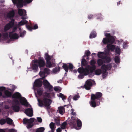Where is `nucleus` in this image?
I'll use <instances>...</instances> for the list:
<instances>
[{"label": "nucleus", "mask_w": 132, "mask_h": 132, "mask_svg": "<svg viewBox=\"0 0 132 132\" xmlns=\"http://www.w3.org/2000/svg\"><path fill=\"white\" fill-rule=\"evenodd\" d=\"M96 61L92 59L90 61V64L91 65H87L85 67H80L78 70V72L80 74L85 76L87 75L90 73L93 72L96 69L95 64Z\"/></svg>", "instance_id": "nucleus-1"}, {"label": "nucleus", "mask_w": 132, "mask_h": 132, "mask_svg": "<svg viewBox=\"0 0 132 132\" xmlns=\"http://www.w3.org/2000/svg\"><path fill=\"white\" fill-rule=\"evenodd\" d=\"M43 83L44 88L48 92H51L53 90V87L46 79H44L42 82L39 79H36L34 83L35 87H41Z\"/></svg>", "instance_id": "nucleus-2"}, {"label": "nucleus", "mask_w": 132, "mask_h": 132, "mask_svg": "<svg viewBox=\"0 0 132 132\" xmlns=\"http://www.w3.org/2000/svg\"><path fill=\"white\" fill-rule=\"evenodd\" d=\"M102 94L100 92H97L95 94H92L91 95V101L90 103L91 106L95 108L100 104V102L102 97Z\"/></svg>", "instance_id": "nucleus-3"}, {"label": "nucleus", "mask_w": 132, "mask_h": 132, "mask_svg": "<svg viewBox=\"0 0 132 132\" xmlns=\"http://www.w3.org/2000/svg\"><path fill=\"white\" fill-rule=\"evenodd\" d=\"M38 105L40 107H42L44 106L46 107L48 110L50 109L51 108L50 105L52 103V100L47 98L43 97L42 100L38 99Z\"/></svg>", "instance_id": "nucleus-4"}, {"label": "nucleus", "mask_w": 132, "mask_h": 132, "mask_svg": "<svg viewBox=\"0 0 132 132\" xmlns=\"http://www.w3.org/2000/svg\"><path fill=\"white\" fill-rule=\"evenodd\" d=\"M33 0H12L13 3L16 4L18 8L22 7L24 4L25 5L31 3Z\"/></svg>", "instance_id": "nucleus-5"}, {"label": "nucleus", "mask_w": 132, "mask_h": 132, "mask_svg": "<svg viewBox=\"0 0 132 132\" xmlns=\"http://www.w3.org/2000/svg\"><path fill=\"white\" fill-rule=\"evenodd\" d=\"M62 67L66 73L68 72L69 69L70 71H73L75 73H76L77 72V71L76 70H72L73 69L75 68V67H73V64L70 63L67 64L63 63Z\"/></svg>", "instance_id": "nucleus-6"}, {"label": "nucleus", "mask_w": 132, "mask_h": 132, "mask_svg": "<svg viewBox=\"0 0 132 132\" xmlns=\"http://www.w3.org/2000/svg\"><path fill=\"white\" fill-rule=\"evenodd\" d=\"M32 61H34L35 63H37L40 69L41 70H42L43 68H44L45 66V62L42 57H39L38 60H33Z\"/></svg>", "instance_id": "nucleus-7"}, {"label": "nucleus", "mask_w": 132, "mask_h": 132, "mask_svg": "<svg viewBox=\"0 0 132 132\" xmlns=\"http://www.w3.org/2000/svg\"><path fill=\"white\" fill-rule=\"evenodd\" d=\"M111 68V66L110 64L107 65L104 64L101 67V69L102 72L104 73H106V71L110 70Z\"/></svg>", "instance_id": "nucleus-8"}, {"label": "nucleus", "mask_w": 132, "mask_h": 132, "mask_svg": "<svg viewBox=\"0 0 132 132\" xmlns=\"http://www.w3.org/2000/svg\"><path fill=\"white\" fill-rule=\"evenodd\" d=\"M92 85L93 84L91 79H88L86 81L84 87L86 89L89 90L90 89Z\"/></svg>", "instance_id": "nucleus-9"}, {"label": "nucleus", "mask_w": 132, "mask_h": 132, "mask_svg": "<svg viewBox=\"0 0 132 132\" xmlns=\"http://www.w3.org/2000/svg\"><path fill=\"white\" fill-rule=\"evenodd\" d=\"M42 70L39 73V74L40 76L42 77V79H43L45 78L46 76L45 75L49 71L50 69L47 68H45L44 69L43 71H42Z\"/></svg>", "instance_id": "nucleus-10"}, {"label": "nucleus", "mask_w": 132, "mask_h": 132, "mask_svg": "<svg viewBox=\"0 0 132 132\" xmlns=\"http://www.w3.org/2000/svg\"><path fill=\"white\" fill-rule=\"evenodd\" d=\"M24 112L28 116L31 117L33 116V110L32 108L26 109L25 110Z\"/></svg>", "instance_id": "nucleus-11"}, {"label": "nucleus", "mask_w": 132, "mask_h": 132, "mask_svg": "<svg viewBox=\"0 0 132 132\" xmlns=\"http://www.w3.org/2000/svg\"><path fill=\"white\" fill-rule=\"evenodd\" d=\"M76 123V121L75 118L70 121L69 124L71 127L76 128L77 127Z\"/></svg>", "instance_id": "nucleus-12"}, {"label": "nucleus", "mask_w": 132, "mask_h": 132, "mask_svg": "<svg viewBox=\"0 0 132 132\" xmlns=\"http://www.w3.org/2000/svg\"><path fill=\"white\" fill-rule=\"evenodd\" d=\"M20 102L21 105H24L26 107H27L28 104H29L26 98L24 97L20 100Z\"/></svg>", "instance_id": "nucleus-13"}, {"label": "nucleus", "mask_w": 132, "mask_h": 132, "mask_svg": "<svg viewBox=\"0 0 132 132\" xmlns=\"http://www.w3.org/2000/svg\"><path fill=\"white\" fill-rule=\"evenodd\" d=\"M9 36L10 39H17L19 38L18 35L16 33H11V32H9Z\"/></svg>", "instance_id": "nucleus-14"}, {"label": "nucleus", "mask_w": 132, "mask_h": 132, "mask_svg": "<svg viewBox=\"0 0 132 132\" xmlns=\"http://www.w3.org/2000/svg\"><path fill=\"white\" fill-rule=\"evenodd\" d=\"M21 97V94L18 92H16L12 96V98L19 99Z\"/></svg>", "instance_id": "nucleus-15"}, {"label": "nucleus", "mask_w": 132, "mask_h": 132, "mask_svg": "<svg viewBox=\"0 0 132 132\" xmlns=\"http://www.w3.org/2000/svg\"><path fill=\"white\" fill-rule=\"evenodd\" d=\"M11 108L15 112H18L20 110V107L17 105H13Z\"/></svg>", "instance_id": "nucleus-16"}, {"label": "nucleus", "mask_w": 132, "mask_h": 132, "mask_svg": "<svg viewBox=\"0 0 132 132\" xmlns=\"http://www.w3.org/2000/svg\"><path fill=\"white\" fill-rule=\"evenodd\" d=\"M107 47L109 50H111L112 51H114L116 48L115 45L110 44H108Z\"/></svg>", "instance_id": "nucleus-17"}, {"label": "nucleus", "mask_w": 132, "mask_h": 132, "mask_svg": "<svg viewBox=\"0 0 132 132\" xmlns=\"http://www.w3.org/2000/svg\"><path fill=\"white\" fill-rule=\"evenodd\" d=\"M33 61L34 62L32 64V69L35 71H37L38 69V65L37 64H36L37 63H35L34 61Z\"/></svg>", "instance_id": "nucleus-18"}, {"label": "nucleus", "mask_w": 132, "mask_h": 132, "mask_svg": "<svg viewBox=\"0 0 132 132\" xmlns=\"http://www.w3.org/2000/svg\"><path fill=\"white\" fill-rule=\"evenodd\" d=\"M26 10L24 9H19L18 10V14L20 16H22L24 14H26Z\"/></svg>", "instance_id": "nucleus-19"}, {"label": "nucleus", "mask_w": 132, "mask_h": 132, "mask_svg": "<svg viewBox=\"0 0 132 132\" xmlns=\"http://www.w3.org/2000/svg\"><path fill=\"white\" fill-rule=\"evenodd\" d=\"M87 62L86 60L84 58L82 59L81 61V67H85L87 66Z\"/></svg>", "instance_id": "nucleus-20"}, {"label": "nucleus", "mask_w": 132, "mask_h": 132, "mask_svg": "<svg viewBox=\"0 0 132 132\" xmlns=\"http://www.w3.org/2000/svg\"><path fill=\"white\" fill-rule=\"evenodd\" d=\"M15 13L14 11H11L7 14V17L9 18H13L14 16Z\"/></svg>", "instance_id": "nucleus-21"}, {"label": "nucleus", "mask_w": 132, "mask_h": 132, "mask_svg": "<svg viewBox=\"0 0 132 132\" xmlns=\"http://www.w3.org/2000/svg\"><path fill=\"white\" fill-rule=\"evenodd\" d=\"M105 56L104 53L103 52H99L97 54L98 57L102 59H103L105 57Z\"/></svg>", "instance_id": "nucleus-22"}, {"label": "nucleus", "mask_w": 132, "mask_h": 132, "mask_svg": "<svg viewBox=\"0 0 132 132\" xmlns=\"http://www.w3.org/2000/svg\"><path fill=\"white\" fill-rule=\"evenodd\" d=\"M4 94L7 97H11L12 96L11 92L8 90H5L4 92Z\"/></svg>", "instance_id": "nucleus-23"}, {"label": "nucleus", "mask_w": 132, "mask_h": 132, "mask_svg": "<svg viewBox=\"0 0 132 132\" xmlns=\"http://www.w3.org/2000/svg\"><path fill=\"white\" fill-rule=\"evenodd\" d=\"M76 120L77 127L80 128L82 126V122L81 120L78 118H76Z\"/></svg>", "instance_id": "nucleus-24"}, {"label": "nucleus", "mask_w": 132, "mask_h": 132, "mask_svg": "<svg viewBox=\"0 0 132 132\" xmlns=\"http://www.w3.org/2000/svg\"><path fill=\"white\" fill-rule=\"evenodd\" d=\"M50 128L51 129L52 131V132H54V131L55 130V128L54 123L53 122H51L50 124Z\"/></svg>", "instance_id": "nucleus-25"}, {"label": "nucleus", "mask_w": 132, "mask_h": 132, "mask_svg": "<svg viewBox=\"0 0 132 132\" xmlns=\"http://www.w3.org/2000/svg\"><path fill=\"white\" fill-rule=\"evenodd\" d=\"M94 71L95 74L97 75H99L102 73V70L100 69H95Z\"/></svg>", "instance_id": "nucleus-26"}, {"label": "nucleus", "mask_w": 132, "mask_h": 132, "mask_svg": "<svg viewBox=\"0 0 132 132\" xmlns=\"http://www.w3.org/2000/svg\"><path fill=\"white\" fill-rule=\"evenodd\" d=\"M43 88H40L38 89L37 90V93L39 96H41L43 93Z\"/></svg>", "instance_id": "nucleus-27"}, {"label": "nucleus", "mask_w": 132, "mask_h": 132, "mask_svg": "<svg viewBox=\"0 0 132 132\" xmlns=\"http://www.w3.org/2000/svg\"><path fill=\"white\" fill-rule=\"evenodd\" d=\"M58 110L59 113L60 114H62L63 111L65 112V108L62 106L59 107Z\"/></svg>", "instance_id": "nucleus-28"}, {"label": "nucleus", "mask_w": 132, "mask_h": 132, "mask_svg": "<svg viewBox=\"0 0 132 132\" xmlns=\"http://www.w3.org/2000/svg\"><path fill=\"white\" fill-rule=\"evenodd\" d=\"M96 33L95 31H93L91 33L90 36L89 38H92L95 37L96 36Z\"/></svg>", "instance_id": "nucleus-29"}, {"label": "nucleus", "mask_w": 132, "mask_h": 132, "mask_svg": "<svg viewBox=\"0 0 132 132\" xmlns=\"http://www.w3.org/2000/svg\"><path fill=\"white\" fill-rule=\"evenodd\" d=\"M44 57L46 61H50L51 59L47 53H45Z\"/></svg>", "instance_id": "nucleus-30"}, {"label": "nucleus", "mask_w": 132, "mask_h": 132, "mask_svg": "<svg viewBox=\"0 0 132 132\" xmlns=\"http://www.w3.org/2000/svg\"><path fill=\"white\" fill-rule=\"evenodd\" d=\"M109 43L112 44L114 43L115 41V39L113 36L110 37L108 38Z\"/></svg>", "instance_id": "nucleus-31"}, {"label": "nucleus", "mask_w": 132, "mask_h": 132, "mask_svg": "<svg viewBox=\"0 0 132 132\" xmlns=\"http://www.w3.org/2000/svg\"><path fill=\"white\" fill-rule=\"evenodd\" d=\"M9 24H7L5 26L4 30L5 31H6L7 30H9L11 28H12Z\"/></svg>", "instance_id": "nucleus-32"}, {"label": "nucleus", "mask_w": 132, "mask_h": 132, "mask_svg": "<svg viewBox=\"0 0 132 132\" xmlns=\"http://www.w3.org/2000/svg\"><path fill=\"white\" fill-rule=\"evenodd\" d=\"M43 97L47 98L49 99L51 98L50 93L45 92L43 93Z\"/></svg>", "instance_id": "nucleus-33"}, {"label": "nucleus", "mask_w": 132, "mask_h": 132, "mask_svg": "<svg viewBox=\"0 0 132 132\" xmlns=\"http://www.w3.org/2000/svg\"><path fill=\"white\" fill-rule=\"evenodd\" d=\"M28 22L26 20H23L21 21L18 23V25L19 26L23 25L28 23Z\"/></svg>", "instance_id": "nucleus-34"}, {"label": "nucleus", "mask_w": 132, "mask_h": 132, "mask_svg": "<svg viewBox=\"0 0 132 132\" xmlns=\"http://www.w3.org/2000/svg\"><path fill=\"white\" fill-rule=\"evenodd\" d=\"M114 61L117 63H119L120 62V56H116L114 57Z\"/></svg>", "instance_id": "nucleus-35"}, {"label": "nucleus", "mask_w": 132, "mask_h": 132, "mask_svg": "<svg viewBox=\"0 0 132 132\" xmlns=\"http://www.w3.org/2000/svg\"><path fill=\"white\" fill-rule=\"evenodd\" d=\"M102 42L103 43L105 44H107L109 43L108 38L106 37L104 38L103 39Z\"/></svg>", "instance_id": "nucleus-36"}, {"label": "nucleus", "mask_w": 132, "mask_h": 132, "mask_svg": "<svg viewBox=\"0 0 132 132\" xmlns=\"http://www.w3.org/2000/svg\"><path fill=\"white\" fill-rule=\"evenodd\" d=\"M7 123L10 125H11L13 122V120L10 118H8L6 119Z\"/></svg>", "instance_id": "nucleus-37"}, {"label": "nucleus", "mask_w": 132, "mask_h": 132, "mask_svg": "<svg viewBox=\"0 0 132 132\" xmlns=\"http://www.w3.org/2000/svg\"><path fill=\"white\" fill-rule=\"evenodd\" d=\"M121 50L120 48L117 47L115 51V54L116 55L117 54L120 55V53Z\"/></svg>", "instance_id": "nucleus-38"}, {"label": "nucleus", "mask_w": 132, "mask_h": 132, "mask_svg": "<svg viewBox=\"0 0 132 132\" xmlns=\"http://www.w3.org/2000/svg\"><path fill=\"white\" fill-rule=\"evenodd\" d=\"M103 60L101 59H98L97 61L98 65L99 66H101L103 64Z\"/></svg>", "instance_id": "nucleus-39"}, {"label": "nucleus", "mask_w": 132, "mask_h": 132, "mask_svg": "<svg viewBox=\"0 0 132 132\" xmlns=\"http://www.w3.org/2000/svg\"><path fill=\"white\" fill-rule=\"evenodd\" d=\"M45 130V128L43 127H41L38 128L36 132H43Z\"/></svg>", "instance_id": "nucleus-40"}, {"label": "nucleus", "mask_w": 132, "mask_h": 132, "mask_svg": "<svg viewBox=\"0 0 132 132\" xmlns=\"http://www.w3.org/2000/svg\"><path fill=\"white\" fill-rule=\"evenodd\" d=\"M67 125V123L66 121L64 122L62 124L61 128L62 129H64L66 128V126Z\"/></svg>", "instance_id": "nucleus-41"}, {"label": "nucleus", "mask_w": 132, "mask_h": 132, "mask_svg": "<svg viewBox=\"0 0 132 132\" xmlns=\"http://www.w3.org/2000/svg\"><path fill=\"white\" fill-rule=\"evenodd\" d=\"M105 57L103 59L105 60L107 63H109L110 62L111 60L110 58L109 57L105 55Z\"/></svg>", "instance_id": "nucleus-42"}, {"label": "nucleus", "mask_w": 132, "mask_h": 132, "mask_svg": "<svg viewBox=\"0 0 132 132\" xmlns=\"http://www.w3.org/2000/svg\"><path fill=\"white\" fill-rule=\"evenodd\" d=\"M13 103L14 104L13 105H17L19 106L20 105L19 102L17 100H15L13 101Z\"/></svg>", "instance_id": "nucleus-43"}, {"label": "nucleus", "mask_w": 132, "mask_h": 132, "mask_svg": "<svg viewBox=\"0 0 132 132\" xmlns=\"http://www.w3.org/2000/svg\"><path fill=\"white\" fill-rule=\"evenodd\" d=\"M46 61V67H48V68L51 67L52 66V64H51V62L50 61Z\"/></svg>", "instance_id": "nucleus-44"}, {"label": "nucleus", "mask_w": 132, "mask_h": 132, "mask_svg": "<svg viewBox=\"0 0 132 132\" xmlns=\"http://www.w3.org/2000/svg\"><path fill=\"white\" fill-rule=\"evenodd\" d=\"M29 123L28 119L26 118H24L23 119V123L24 124H27Z\"/></svg>", "instance_id": "nucleus-45"}, {"label": "nucleus", "mask_w": 132, "mask_h": 132, "mask_svg": "<svg viewBox=\"0 0 132 132\" xmlns=\"http://www.w3.org/2000/svg\"><path fill=\"white\" fill-rule=\"evenodd\" d=\"M14 19H12L8 24H9L12 27H13L14 24Z\"/></svg>", "instance_id": "nucleus-46"}, {"label": "nucleus", "mask_w": 132, "mask_h": 132, "mask_svg": "<svg viewBox=\"0 0 132 132\" xmlns=\"http://www.w3.org/2000/svg\"><path fill=\"white\" fill-rule=\"evenodd\" d=\"M6 122V120L4 119H2L0 120V124L1 125L4 124Z\"/></svg>", "instance_id": "nucleus-47"}, {"label": "nucleus", "mask_w": 132, "mask_h": 132, "mask_svg": "<svg viewBox=\"0 0 132 132\" xmlns=\"http://www.w3.org/2000/svg\"><path fill=\"white\" fill-rule=\"evenodd\" d=\"M60 97H61L62 98V100H64L66 99V97L65 96L61 93H60L59 94Z\"/></svg>", "instance_id": "nucleus-48"}, {"label": "nucleus", "mask_w": 132, "mask_h": 132, "mask_svg": "<svg viewBox=\"0 0 132 132\" xmlns=\"http://www.w3.org/2000/svg\"><path fill=\"white\" fill-rule=\"evenodd\" d=\"M55 121L57 126L59 125H60V119H56L55 120Z\"/></svg>", "instance_id": "nucleus-49"}, {"label": "nucleus", "mask_w": 132, "mask_h": 132, "mask_svg": "<svg viewBox=\"0 0 132 132\" xmlns=\"http://www.w3.org/2000/svg\"><path fill=\"white\" fill-rule=\"evenodd\" d=\"M34 126L33 123H28V125L26 126V127L28 129H29L32 128Z\"/></svg>", "instance_id": "nucleus-50"}, {"label": "nucleus", "mask_w": 132, "mask_h": 132, "mask_svg": "<svg viewBox=\"0 0 132 132\" xmlns=\"http://www.w3.org/2000/svg\"><path fill=\"white\" fill-rule=\"evenodd\" d=\"M26 33V31L25 30H24L22 32L20 33V36L21 37H23Z\"/></svg>", "instance_id": "nucleus-51"}, {"label": "nucleus", "mask_w": 132, "mask_h": 132, "mask_svg": "<svg viewBox=\"0 0 132 132\" xmlns=\"http://www.w3.org/2000/svg\"><path fill=\"white\" fill-rule=\"evenodd\" d=\"M29 123H33L34 121V118H31L29 119H28Z\"/></svg>", "instance_id": "nucleus-52"}, {"label": "nucleus", "mask_w": 132, "mask_h": 132, "mask_svg": "<svg viewBox=\"0 0 132 132\" xmlns=\"http://www.w3.org/2000/svg\"><path fill=\"white\" fill-rule=\"evenodd\" d=\"M26 28L29 30L30 31H31L33 29V28L30 26L29 25H26Z\"/></svg>", "instance_id": "nucleus-53"}, {"label": "nucleus", "mask_w": 132, "mask_h": 132, "mask_svg": "<svg viewBox=\"0 0 132 132\" xmlns=\"http://www.w3.org/2000/svg\"><path fill=\"white\" fill-rule=\"evenodd\" d=\"M79 97V95L78 94L75 96L73 98V99L74 100H77Z\"/></svg>", "instance_id": "nucleus-54"}, {"label": "nucleus", "mask_w": 132, "mask_h": 132, "mask_svg": "<svg viewBox=\"0 0 132 132\" xmlns=\"http://www.w3.org/2000/svg\"><path fill=\"white\" fill-rule=\"evenodd\" d=\"M90 54V52L89 50L86 51L85 52V54L87 56H89Z\"/></svg>", "instance_id": "nucleus-55"}, {"label": "nucleus", "mask_w": 132, "mask_h": 132, "mask_svg": "<svg viewBox=\"0 0 132 132\" xmlns=\"http://www.w3.org/2000/svg\"><path fill=\"white\" fill-rule=\"evenodd\" d=\"M38 121L40 123H41L42 121V119L41 117H38L37 118Z\"/></svg>", "instance_id": "nucleus-56"}, {"label": "nucleus", "mask_w": 132, "mask_h": 132, "mask_svg": "<svg viewBox=\"0 0 132 132\" xmlns=\"http://www.w3.org/2000/svg\"><path fill=\"white\" fill-rule=\"evenodd\" d=\"M60 70V68H55L53 69V71L55 73L57 72L58 71H59Z\"/></svg>", "instance_id": "nucleus-57"}, {"label": "nucleus", "mask_w": 132, "mask_h": 132, "mask_svg": "<svg viewBox=\"0 0 132 132\" xmlns=\"http://www.w3.org/2000/svg\"><path fill=\"white\" fill-rule=\"evenodd\" d=\"M3 36L4 38L7 37L8 36V34L7 32H5L3 34Z\"/></svg>", "instance_id": "nucleus-58"}, {"label": "nucleus", "mask_w": 132, "mask_h": 132, "mask_svg": "<svg viewBox=\"0 0 132 132\" xmlns=\"http://www.w3.org/2000/svg\"><path fill=\"white\" fill-rule=\"evenodd\" d=\"M6 89V88L4 87H0V91H3Z\"/></svg>", "instance_id": "nucleus-59"}, {"label": "nucleus", "mask_w": 132, "mask_h": 132, "mask_svg": "<svg viewBox=\"0 0 132 132\" xmlns=\"http://www.w3.org/2000/svg\"><path fill=\"white\" fill-rule=\"evenodd\" d=\"M105 35L107 38H109L110 37L112 36L109 33H106L105 34Z\"/></svg>", "instance_id": "nucleus-60"}, {"label": "nucleus", "mask_w": 132, "mask_h": 132, "mask_svg": "<svg viewBox=\"0 0 132 132\" xmlns=\"http://www.w3.org/2000/svg\"><path fill=\"white\" fill-rule=\"evenodd\" d=\"M38 26L37 24H36L33 27V29H38Z\"/></svg>", "instance_id": "nucleus-61"}, {"label": "nucleus", "mask_w": 132, "mask_h": 132, "mask_svg": "<svg viewBox=\"0 0 132 132\" xmlns=\"http://www.w3.org/2000/svg\"><path fill=\"white\" fill-rule=\"evenodd\" d=\"M17 29L16 27H14L12 31L10 32H11V33H13V32H15V31Z\"/></svg>", "instance_id": "nucleus-62"}, {"label": "nucleus", "mask_w": 132, "mask_h": 132, "mask_svg": "<svg viewBox=\"0 0 132 132\" xmlns=\"http://www.w3.org/2000/svg\"><path fill=\"white\" fill-rule=\"evenodd\" d=\"M54 90L56 92L60 91V90H59V88L57 87H55L54 88Z\"/></svg>", "instance_id": "nucleus-63"}, {"label": "nucleus", "mask_w": 132, "mask_h": 132, "mask_svg": "<svg viewBox=\"0 0 132 132\" xmlns=\"http://www.w3.org/2000/svg\"><path fill=\"white\" fill-rule=\"evenodd\" d=\"M60 128H58L56 130L57 132H61L62 131V130Z\"/></svg>", "instance_id": "nucleus-64"}]
</instances>
